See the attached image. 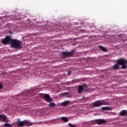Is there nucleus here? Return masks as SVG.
<instances>
[{
	"label": "nucleus",
	"mask_w": 127,
	"mask_h": 127,
	"mask_svg": "<svg viewBox=\"0 0 127 127\" xmlns=\"http://www.w3.org/2000/svg\"><path fill=\"white\" fill-rule=\"evenodd\" d=\"M24 125L25 126H31V123L29 122V121H27V120L23 121Z\"/></svg>",
	"instance_id": "obj_17"
},
{
	"label": "nucleus",
	"mask_w": 127,
	"mask_h": 127,
	"mask_svg": "<svg viewBox=\"0 0 127 127\" xmlns=\"http://www.w3.org/2000/svg\"><path fill=\"white\" fill-rule=\"evenodd\" d=\"M105 105H108V103L106 102L104 100H98L92 104V108H95V107H101V106Z\"/></svg>",
	"instance_id": "obj_4"
},
{
	"label": "nucleus",
	"mask_w": 127,
	"mask_h": 127,
	"mask_svg": "<svg viewBox=\"0 0 127 127\" xmlns=\"http://www.w3.org/2000/svg\"><path fill=\"white\" fill-rule=\"evenodd\" d=\"M75 80H72L71 81H69L66 82V85H70V84H72V82L75 83Z\"/></svg>",
	"instance_id": "obj_20"
},
{
	"label": "nucleus",
	"mask_w": 127,
	"mask_h": 127,
	"mask_svg": "<svg viewBox=\"0 0 127 127\" xmlns=\"http://www.w3.org/2000/svg\"><path fill=\"white\" fill-rule=\"evenodd\" d=\"M75 53L74 51H72L71 52H63L62 53V57L64 59V58H67V57H72Z\"/></svg>",
	"instance_id": "obj_6"
},
{
	"label": "nucleus",
	"mask_w": 127,
	"mask_h": 127,
	"mask_svg": "<svg viewBox=\"0 0 127 127\" xmlns=\"http://www.w3.org/2000/svg\"><path fill=\"white\" fill-rule=\"evenodd\" d=\"M56 106V105L54 102H50L49 104V107H50L51 108H54Z\"/></svg>",
	"instance_id": "obj_18"
},
{
	"label": "nucleus",
	"mask_w": 127,
	"mask_h": 127,
	"mask_svg": "<svg viewBox=\"0 0 127 127\" xmlns=\"http://www.w3.org/2000/svg\"><path fill=\"white\" fill-rule=\"evenodd\" d=\"M4 126L5 127H11V125L8 123H5Z\"/></svg>",
	"instance_id": "obj_21"
},
{
	"label": "nucleus",
	"mask_w": 127,
	"mask_h": 127,
	"mask_svg": "<svg viewBox=\"0 0 127 127\" xmlns=\"http://www.w3.org/2000/svg\"><path fill=\"white\" fill-rule=\"evenodd\" d=\"M4 74V73L2 72V75H3Z\"/></svg>",
	"instance_id": "obj_24"
},
{
	"label": "nucleus",
	"mask_w": 127,
	"mask_h": 127,
	"mask_svg": "<svg viewBox=\"0 0 127 127\" xmlns=\"http://www.w3.org/2000/svg\"><path fill=\"white\" fill-rule=\"evenodd\" d=\"M61 119L62 121H64L65 123H67V122H68V119L66 117H61Z\"/></svg>",
	"instance_id": "obj_19"
},
{
	"label": "nucleus",
	"mask_w": 127,
	"mask_h": 127,
	"mask_svg": "<svg viewBox=\"0 0 127 127\" xmlns=\"http://www.w3.org/2000/svg\"><path fill=\"white\" fill-rule=\"evenodd\" d=\"M127 60L121 58L117 60V63L113 66V69L118 70L120 69V65H121V69H127Z\"/></svg>",
	"instance_id": "obj_2"
},
{
	"label": "nucleus",
	"mask_w": 127,
	"mask_h": 127,
	"mask_svg": "<svg viewBox=\"0 0 127 127\" xmlns=\"http://www.w3.org/2000/svg\"><path fill=\"white\" fill-rule=\"evenodd\" d=\"M11 37L6 36L4 39L2 40V43L3 44H9L11 43Z\"/></svg>",
	"instance_id": "obj_7"
},
{
	"label": "nucleus",
	"mask_w": 127,
	"mask_h": 127,
	"mask_svg": "<svg viewBox=\"0 0 127 127\" xmlns=\"http://www.w3.org/2000/svg\"><path fill=\"white\" fill-rule=\"evenodd\" d=\"M88 91V86L86 84L83 85H79L77 89V92L79 94H82L83 92H87Z\"/></svg>",
	"instance_id": "obj_5"
},
{
	"label": "nucleus",
	"mask_w": 127,
	"mask_h": 127,
	"mask_svg": "<svg viewBox=\"0 0 127 127\" xmlns=\"http://www.w3.org/2000/svg\"><path fill=\"white\" fill-rule=\"evenodd\" d=\"M71 73H72V71L71 70H68V72H67V75L68 76H70V74H71Z\"/></svg>",
	"instance_id": "obj_22"
},
{
	"label": "nucleus",
	"mask_w": 127,
	"mask_h": 127,
	"mask_svg": "<svg viewBox=\"0 0 127 127\" xmlns=\"http://www.w3.org/2000/svg\"><path fill=\"white\" fill-rule=\"evenodd\" d=\"M120 116L124 117L125 116H127V110H122L120 113Z\"/></svg>",
	"instance_id": "obj_14"
},
{
	"label": "nucleus",
	"mask_w": 127,
	"mask_h": 127,
	"mask_svg": "<svg viewBox=\"0 0 127 127\" xmlns=\"http://www.w3.org/2000/svg\"><path fill=\"white\" fill-rule=\"evenodd\" d=\"M60 96H61V97H64L65 98H72V95H71V94H70V93L68 92H63L62 93H61L60 94Z\"/></svg>",
	"instance_id": "obj_8"
},
{
	"label": "nucleus",
	"mask_w": 127,
	"mask_h": 127,
	"mask_svg": "<svg viewBox=\"0 0 127 127\" xmlns=\"http://www.w3.org/2000/svg\"><path fill=\"white\" fill-rule=\"evenodd\" d=\"M98 48L103 52H108V50H107L106 48L104 47L103 46H99Z\"/></svg>",
	"instance_id": "obj_15"
},
{
	"label": "nucleus",
	"mask_w": 127,
	"mask_h": 127,
	"mask_svg": "<svg viewBox=\"0 0 127 127\" xmlns=\"http://www.w3.org/2000/svg\"><path fill=\"white\" fill-rule=\"evenodd\" d=\"M0 120H2L3 122H7V118L4 115H0Z\"/></svg>",
	"instance_id": "obj_11"
},
{
	"label": "nucleus",
	"mask_w": 127,
	"mask_h": 127,
	"mask_svg": "<svg viewBox=\"0 0 127 127\" xmlns=\"http://www.w3.org/2000/svg\"><path fill=\"white\" fill-rule=\"evenodd\" d=\"M70 104V101L69 100H66L64 101V102H62L61 103V105L63 107H67V105Z\"/></svg>",
	"instance_id": "obj_12"
},
{
	"label": "nucleus",
	"mask_w": 127,
	"mask_h": 127,
	"mask_svg": "<svg viewBox=\"0 0 127 127\" xmlns=\"http://www.w3.org/2000/svg\"><path fill=\"white\" fill-rule=\"evenodd\" d=\"M44 97H45V100L46 102H47V103H51V102L53 101L52 98L50 97V96L49 95V94H45Z\"/></svg>",
	"instance_id": "obj_9"
},
{
	"label": "nucleus",
	"mask_w": 127,
	"mask_h": 127,
	"mask_svg": "<svg viewBox=\"0 0 127 127\" xmlns=\"http://www.w3.org/2000/svg\"><path fill=\"white\" fill-rule=\"evenodd\" d=\"M17 124H18V127H23V126H24V122H20V120L19 119L17 120Z\"/></svg>",
	"instance_id": "obj_13"
},
{
	"label": "nucleus",
	"mask_w": 127,
	"mask_h": 127,
	"mask_svg": "<svg viewBox=\"0 0 127 127\" xmlns=\"http://www.w3.org/2000/svg\"><path fill=\"white\" fill-rule=\"evenodd\" d=\"M11 44L13 48L19 49V48H20V44H21V43L18 40L12 39L11 42Z\"/></svg>",
	"instance_id": "obj_3"
},
{
	"label": "nucleus",
	"mask_w": 127,
	"mask_h": 127,
	"mask_svg": "<svg viewBox=\"0 0 127 127\" xmlns=\"http://www.w3.org/2000/svg\"><path fill=\"white\" fill-rule=\"evenodd\" d=\"M1 89H3V86H2V84H0V90Z\"/></svg>",
	"instance_id": "obj_23"
},
{
	"label": "nucleus",
	"mask_w": 127,
	"mask_h": 127,
	"mask_svg": "<svg viewBox=\"0 0 127 127\" xmlns=\"http://www.w3.org/2000/svg\"><path fill=\"white\" fill-rule=\"evenodd\" d=\"M102 111H111V108L109 107H103L101 108Z\"/></svg>",
	"instance_id": "obj_16"
},
{
	"label": "nucleus",
	"mask_w": 127,
	"mask_h": 127,
	"mask_svg": "<svg viewBox=\"0 0 127 127\" xmlns=\"http://www.w3.org/2000/svg\"><path fill=\"white\" fill-rule=\"evenodd\" d=\"M95 123H96L97 125H103L106 124L107 122L104 119H97L95 120Z\"/></svg>",
	"instance_id": "obj_10"
},
{
	"label": "nucleus",
	"mask_w": 127,
	"mask_h": 127,
	"mask_svg": "<svg viewBox=\"0 0 127 127\" xmlns=\"http://www.w3.org/2000/svg\"><path fill=\"white\" fill-rule=\"evenodd\" d=\"M38 92H39V88L36 87L32 88L28 91H25L22 92L21 94L16 95V100L18 101L20 99L19 97H25V96H28V97H30L31 96H33L34 95H36Z\"/></svg>",
	"instance_id": "obj_1"
}]
</instances>
